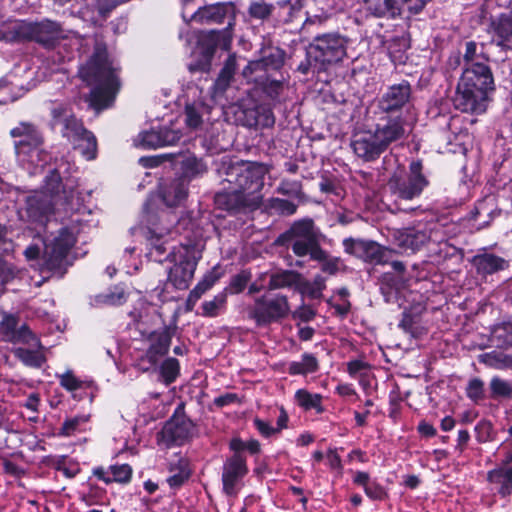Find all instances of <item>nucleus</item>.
I'll return each instance as SVG.
<instances>
[{
	"instance_id": "nucleus-5",
	"label": "nucleus",
	"mask_w": 512,
	"mask_h": 512,
	"mask_svg": "<svg viewBox=\"0 0 512 512\" xmlns=\"http://www.w3.org/2000/svg\"><path fill=\"white\" fill-rule=\"evenodd\" d=\"M430 182L424 173L420 160L412 161L408 171L394 172L387 182L390 197L396 209L404 212L414 211V200L420 198Z\"/></svg>"
},
{
	"instance_id": "nucleus-11",
	"label": "nucleus",
	"mask_w": 512,
	"mask_h": 512,
	"mask_svg": "<svg viewBox=\"0 0 512 512\" xmlns=\"http://www.w3.org/2000/svg\"><path fill=\"white\" fill-rule=\"evenodd\" d=\"M14 29L19 37L34 40L47 48L54 47L60 40L67 39L74 33L60 23L48 19L35 23H17Z\"/></svg>"
},
{
	"instance_id": "nucleus-39",
	"label": "nucleus",
	"mask_w": 512,
	"mask_h": 512,
	"mask_svg": "<svg viewBox=\"0 0 512 512\" xmlns=\"http://www.w3.org/2000/svg\"><path fill=\"white\" fill-rule=\"evenodd\" d=\"M21 163H28L35 167H43L47 163V153L42 149V145H35L29 148L26 153L17 155Z\"/></svg>"
},
{
	"instance_id": "nucleus-22",
	"label": "nucleus",
	"mask_w": 512,
	"mask_h": 512,
	"mask_svg": "<svg viewBox=\"0 0 512 512\" xmlns=\"http://www.w3.org/2000/svg\"><path fill=\"white\" fill-rule=\"evenodd\" d=\"M13 138H19L15 141L14 147L16 155L26 153V151L35 146L43 145V136L39 130L31 123H20L18 126L10 131Z\"/></svg>"
},
{
	"instance_id": "nucleus-44",
	"label": "nucleus",
	"mask_w": 512,
	"mask_h": 512,
	"mask_svg": "<svg viewBox=\"0 0 512 512\" xmlns=\"http://www.w3.org/2000/svg\"><path fill=\"white\" fill-rule=\"evenodd\" d=\"M179 362L175 358H167L160 367V375L165 384L174 382L179 375Z\"/></svg>"
},
{
	"instance_id": "nucleus-40",
	"label": "nucleus",
	"mask_w": 512,
	"mask_h": 512,
	"mask_svg": "<svg viewBox=\"0 0 512 512\" xmlns=\"http://www.w3.org/2000/svg\"><path fill=\"white\" fill-rule=\"evenodd\" d=\"M295 399L299 406L305 410L315 409L317 412H322L321 406L322 396L320 394H313L305 389H300L295 393Z\"/></svg>"
},
{
	"instance_id": "nucleus-25",
	"label": "nucleus",
	"mask_w": 512,
	"mask_h": 512,
	"mask_svg": "<svg viewBox=\"0 0 512 512\" xmlns=\"http://www.w3.org/2000/svg\"><path fill=\"white\" fill-rule=\"evenodd\" d=\"M489 341L494 348L511 349L512 320L494 324L490 329Z\"/></svg>"
},
{
	"instance_id": "nucleus-20",
	"label": "nucleus",
	"mask_w": 512,
	"mask_h": 512,
	"mask_svg": "<svg viewBox=\"0 0 512 512\" xmlns=\"http://www.w3.org/2000/svg\"><path fill=\"white\" fill-rule=\"evenodd\" d=\"M477 276L487 281V279L509 267V262L505 258L489 252L487 249L481 250L471 259Z\"/></svg>"
},
{
	"instance_id": "nucleus-23",
	"label": "nucleus",
	"mask_w": 512,
	"mask_h": 512,
	"mask_svg": "<svg viewBox=\"0 0 512 512\" xmlns=\"http://www.w3.org/2000/svg\"><path fill=\"white\" fill-rule=\"evenodd\" d=\"M179 165L181 171L179 178L188 184L193 180L202 178L208 172V165L205 160L192 153L182 154Z\"/></svg>"
},
{
	"instance_id": "nucleus-27",
	"label": "nucleus",
	"mask_w": 512,
	"mask_h": 512,
	"mask_svg": "<svg viewBox=\"0 0 512 512\" xmlns=\"http://www.w3.org/2000/svg\"><path fill=\"white\" fill-rule=\"evenodd\" d=\"M490 483L497 485L496 489L502 496H507L512 491V467H499L488 473Z\"/></svg>"
},
{
	"instance_id": "nucleus-30",
	"label": "nucleus",
	"mask_w": 512,
	"mask_h": 512,
	"mask_svg": "<svg viewBox=\"0 0 512 512\" xmlns=\"http://www.w3.org/2000/svg\"><path fill=\"white\" fill-rule=\"evenodd\" d=\"M219 275L215 272H209L204 278L190 291L186 300V310L192 311L201 296L208 291L218 281Z\"/></svg>"
},
{
	"instance_id": "nucleus-12",
	"label": "nucleus",
	"mask_w": 512,
	"mask_h": 512,
	"mask_svg": "<svg viewBox=\"0 0 512 512\" xmlns=\"http://www.w3.org/2000/svg\"><path fill=\"white\" fill-rule=\"evenodd\" d=\"M63 165L51 170L45 177V189L53 200L55 197H62L71 211L80 212L83 208L84 197L76 189L77 183L74 179L65 178V183H62L61 167Z\"/></svg>"
},
{
	"instance_id": "nucleus-32",
	"label": "nucleus",
	"mask_w": 512,
	"mask_h": 512,
	"mask_svg": "<svg viewBox=\"0 0 512 512\" xmlns=\"http://www.w3.org/2000/svg\"><path fill=\"white\" fill-rule=\"evenodd\" d=\"M387 250L374 241L363 240L358 258L376 264L384 263Z\"/></svg>"
},
{
	"instance_id": "nucleus-46",
	"label": "nucleus",
	"mask_w": 512,
	"mask_h": 512,
	"mask_svg": "<svg viewBox=\"0 0 512 512\" xmlns=\"http://www.w3.org/2000/svg\"><path fill=\"white\" fill-rule=\"evenodd\" d=\"M491 396L496 397H511L512 384L498 376H494L490 381Z\"/></svg>"
},
{
	"instance_id": "nucleus-3",
	"label": "nucleus",
	"mask_w": 512,
	"mask_h": 512,
	"mask_svg": "<svg viewBox=\"0 0 512 512\" xmlns=\"http://www.w3.org/2000/svg\"><path fill=\"white\" fill-rule=\"evenodd\" d=\"M267 173V166L257 162L234 161L229 157H223L217 164L220 184L246 194L252 204L262 202L261 191Z\"/></svg>"
},
{
	"instance_id": "nucleus-8",
	"label": "nucleus",
	"mask_w": 512,
	"mask_h": 512,
	"mask_svg": "<svg viewBox=\"0 0 512 512\" xmlns=\"http://www.w3.org/2000/svg\"><path fill=\"white\" fill-rule=\"evenodd\" d=\"M173 266L169 269L168 282L176 289L189 287L200 259V253L194 246L181 245L170 253Z\"/></svg>"
},
{
	"instance_id": "nucleus-38",
	"label": "nucleus",
	"mask_w": 512,
	"mask_h": 512,
	"mask_svg": "<svg viewBox=\"0 0 512 512\" xmlns=\"http://www.w3.org/2000/svg\"><path fill=\"white\" fill-rule=\"evenodd\" d=\"M300 275L294 271H282L273 273L270 276L268 289H281L295 285L299 280Z\"/></svg>"
},
{
	"instance_id": "nucleus-59",
	"label": "nucleus",
	"mask_w": 512,
	"mask_h": 512,
	"mask_svg": "<svg viewBox=\"0 0 512 512\" xmlns=\"http://www.w3.org/2000/svg\"><path fill=\"white\" fill-rule=\"evenodd\" d=\"M271 207L282 215H293L297 209L293 202L280 198L273 199Z\"/></svg>"
},
{
	"instance_id": "nucleus-28",
	"label": "nucleus",
	"mask_w": 512,
	"mask_h": 512,
	"mask_svg": "<svg viewBox=\"0 0 512 512\" xmlns=\"http://www.w3.org/2000/svg\"><path fill=\"white\" fill-rule=\"evenodd\" d=\"M28 345L30 348H16L14 350L15 357L26 366L34 368L41 367L46 361V357L43 353V346L41 344L40 347L33 346L32 344Z\"/></svg>"
},
{
	"instance_id": "nucleus-53",
	"label": "nucleus",
	"mask_w": 512,
	"mask_h": 512,
	"mask_svg": "<svg viewBox=\"0 0 512 512\" xmlns=\"http://www.w3.org/2000/svg\"><path fill=\"white\" fill-rule=\"evenodd\" d=\"M185 124L191 130L198 129L202 124V115L199 109L193 105L185 107Z\"/></svg>"
},
{
	"instance_id": "nucleus-16",
	"label": "nucleus",
	"mask_w": 512,
	"mask_h": 512,
	"mask_svg": "<svg viewBox=\"0 0 512 512\" xmlns=\"http://www.w3.org/2000/svg\"><path fill=\"white\" fill-rule=\"evenodd\" d=\"M214 203L218 209L231 213L254 210L260 206V203H250L246 194L226 185H222V190L215 194Z\"/></svg>"
},
{
	"instance_id": "nucleus-14",
	"label": "nucleus",
	"mask_w": 512,
	"mask_h": 512,
	"mask_svg": "<svg viewBox=\"0 0 512 512\" xmlns=\"http://www.w3.org/2000/svg\"><path fill=\"white\" fill-rule=\"evenodd\" d=\"M235 18V6L231 2H221L200 7L194 12L187 22H196L199 24H222L228 20V28L233 25Z\"/></svg>"
},
{
	"instance_id": "nucleus-37",
	"label": "nucleus",
	"mask_w": 512,
	"mask_h": 512,
	"mask_svg": "<svg viewBox=\"0 0 512 512\" xmlns=\"http://www.w3.org/2000/svg\"><path fill=\"white\" fill-rule=\"evenodd\" d=\"M253 81L260 84L264 92L272 99H277L280 96L285 85L284 77L282 79H271L268 75L265 77L257 75Z\"/></svg>"
},
{
	"instance_id": "nucleus-42",
	"label": "nucleus",
	"mask_w": 512,
	"mask_h": 512,
	"mask_svg": "<svg viewBox=\"0 0 512 512\" xmlns=\"http://www.w3.org/2000/svg\"><path fill=\"white\" fill-rule=\"evenodd\" d=\"M86 130L82 121L74 116L63 129H60V133L71 143H76L77 139L83 135Z\"/></svg>"
},
{
	"instance_id": "nucleus-2",
	"label": "nucleus",
	"mask_w": 512,
	"mask_h": 512,
	"mask_svg": "<svg viewBox=\"0 0 512 512\" xmlns=\"http://www.w3.org/2000/svg\"><path fill=\"white\" fill-rule=\"evenodd\" d=\"M494 90L491 68L486 63H473L463 69L457 84L455 106L466 113H484Z\"/></svg>"
},
{
	"instance_id": "nucleus-49",
	"label": "nucleus",
	"mask_w": 512,
	"mask_h": 512,
	"mask_svg": "<svg viewBox=\"0 0 512 512\" xmlns=\"http://www.w3.org/2000/svg\"><path fill=\"white\" fill-rule=\"evenodd\" d=\"M135 145L143 148H159L161 147L159 130L145 131L139 134L135 139Z\"/></svg>"
},
{
	"instance_id": "nucleus-33",
	"label": "nucleus",
	"mask_w": 512,
	"mask_h": 512,
	"mask_svg": "<svg viewBox=\"0 0 512 512\" xmlns=\"http://www.w3.org/2000/svg\"><path fill=\"white\" fill-rule=\"evenodd\" d=\"M169 472L171 475L167 478V483L172 488L180 487L190 476L188 463L183 458H177L174 462H171Z\"/></svg>"
},
{
	"instance_id": "nucleus-64",
	"label": "nucleus",
	"mask_w": 512,
	"mask_h": 512,
	"mask_svg": "<svg viewBox=\"0 0 512 512\" xmlns=\"http://www.w3.org/2000/svg\"><path fill=\"white\" fill-rule=\"evenodd\" d=\"M111 482H126L128 481V466L112 465L110 466Z\"/></svg>"
},
{
	"instance_id": "nucleus-63",
	"label": "nucleus",
	"mask_w": 512,
	"mask_h": 512,
	"mask_svg": "<svg viewBox=\"0 0 512 512\" xmlns=\"http://www.w3.org/2000/svg\"><path fill=\"white\" fill-rule=\"evenodd\" d=\"M259 72L268 73V71L266 70L265 66L263 65V62L261 61V59L250 61L247 64V66L243 69L242 74L244 77L253 80L255 78V77H252L253 74L259 73Z\"/></svg>"
},
{
	"instance_id": "nucleus-60",
	"label": "nucleus",
	"mask_w": 512,
	"mask_h": 512,
	"mask_svg": "<svg viewBox=\"0 0 512 512\" xmlns=\"http://www.w3.org/2000/svg\"><path fill=\"white\" fill-rule=\"evenodd\" d=\"M250 280V274L246 271L235 275L230 283V290L234 294H238L244 290Z\"/></svg>"
},
{
	"instance_id": "nucleus-61",
	"label": "nucleus",
	"mask_w": 512,
	"mask_h": 512,
	"mask_svg": "<svg viewBox=\"0 0 512 512\" xmlns=\"http://www.w3.org/2000/svg\"><path fill=\"white\" fill-rule=\"evenodd\" d=\"M60 385L68 391H75L81 387L82 382L71 371L58 376Z\"/></svg>"
},
{
	"instance_id": "nucleus-56",
	"label": "nucleus",
	"mask_w": 512,
	"mask_h": 512,
	"mask_svg": "<svg viewBox=\"0 0 512 512\" xmlns=\"http://www.w3.org/2000/svg\"><path fill=\"white\" fill-rule=\"evenodd\" d=\"M278 5L281 11V16L286 22L292 21L295 14L300 11L298 0H295L294 2L292 0H281L278 2Z\"/></svg>"
},
{
	"instance_id": "nucleus-50",
	"label": "nucleus",
	"mask_w": 512,
	"mask_h": 512,
	"mask_svg": "<svg viewBox=\"0 0 512 512\" xmlns=\"http://www.w3.org/2000/svg\"><path fill=\"white\" fill-rule=\"evenodd\" d=\"M478 362L481 364H484L485 366L497 370H504L506 369L504 362L501 358V353L498 352L497 348L490 352H486L483 354H480L478 356Z\"/></svg>"
},
{
	"instance_id": "nucleus-36",
	"label": "nucleus",
	"mask_w": 512,
	"mask_h": 512,
	"mask_svg": "<svg viewBox=\"0 0 512 512\" xmlns=\"http://www.w3.org/2000/svg\"><path fill=\"white\" fill-rule=\"evenodd\" d=\"M317 369V359L312 354L305 353L302 355L300 361H294L290 363L288 367V372L291 375H305L308 373H313Z\"/></svg>"
},
{
	"instance_id": "nucleus-4",
	"label": "nucleus",
	"mask_w": 512,
	"mask_h": 512,
	"mask_svg": "<svg viewBox=\"0 0 512 512\" xmlns=\"http://www.w3.org/2000/svg\"><path fill=\"white\" fill-rule=\"evenodd\" d=\"M404 120L400 117L383 118L375 129L363 130L353 135L351 148L365 162L377 160L389 146L405 137Z\"/></svg>"
},
{
	"instance_id": "nucleus-29",
	"label": "nucleus",
	"mask_w": 512,
	"mask_h": 512,
	"mask_svg": "<svg viewBox=\"0 0 512 512\" xmlns=\"http://www.w3.org/2000/svg\"><path fill=\"white\" fill-rule=\"evenodd\" d=\"M367 10L376 17L394 18L400 14L396 0H365Z\"/></svg>"
},
{
	"instance_id": "nucleus-34",
	"label": "nucleus",
	"mask_w": 512,
	"mask_h": 512,
	"mask_svg": "<svg viewBox=\"0 0 512 512\" xmlns=\"http://www.w3.org/2000/svg\"><path fill=\"white\" fill-rule=\"evenodd\" d=\"M73 145L85 159L94 160L97 157V139L91 131L86 130Z\"/></svg>"
},
{
	"instance_id": "nucleus-6",
	"label": "nucleus",
	"mask_w": 512,
	"mask_h": 512,
	"mask_svg": "<svg viewBox=\"0 0 512 512\" xmlns=\"http://www.w3.org/2000/svg\"><path fill=\"white\" fill-rule=\"evenodd\" d=\"M285 237L288 241L287 247L297 257H309L314 261L324 256V249L321 247L324 236L310 219L295 222L285 233Z\"/></svg>"
},
{
	"instance_id": "nucleus-43",
	"label": "nucleus",
	"mask_w": 512,
	"mask_h": 512,
	"mask_svg": "<svg viewBox=\"0 0 512 512\" xmlns=\"http://www.w3.org/2000/svg\"><path fill=\"white\" fill-rule=\"evenodd\" d=\"M314 261L320 263L322 272L329 275L337 274L343 266V261L340 257L331 256L326 250H324L322 259H315Z\"/></svg>"
},
{
	"instance_id": "nucleus-19",
	"label": "nucleus",
	"mask_w": 512,
	"mask_h": 512,
	"mask_svg": "<svg viewBox=\"0 0 512 512\" xmlns=\"http://www.w3.org/2000/svg\"><path fill=\"white\" fill-rule=\"evenodd\" d=\"M431 237V230L426 225L407 227L394 234L396 245L405 252L420 250Z\"/></svg>"
},
{
	"instance_id": "nucleus-52",
	"label": "nucleus",
	"mask_w": 512,
	"mask_h": 512,
	"mask_svg": "<svg viewBox=\"0 0 512 512\" xmlns=\"http://www.w3.org/2000/svg\"><path fill=\"white\" fill-rule=\"evenodd\" d=\"M272 5L263 1L252 2L249 6V14L251 17L259 20L268 18L272 13Z\"/></svg>"
},
{
	"instance_id": "nucleus-41",
	"label": "nucleus",
	"mask_w": 512,
	"mask_h": 512,
	"mask_svg": "<svg viewBox=\"0 0 512 512\" xmlns=\"http://www.w3.org/2000/svg\"><path fill=\"white\" fill-rule=\"evenodd\" d=\"M488 60L482 45L481 50H479L478 44L475 41L465 43V52L463 54L464 67L472 65L473 63H486Z\"/></svg>"
},
{
	"instance_id": "nucleus-51",
	"label": "nucleus",
	"mask_w": 512,
	"mask_h": 512,
	"mask_svg": "<svg viewBox=\"0 0 512 512\" xmlns=\"http://www.w3.org/2000/svg\"><path fill=\"white\" fill-rule=\"evenodd\" d=\"M277 191L282 195L299 198L302 195V185L296 180H282Z\"/></svg>"
},
{
	"instance_id": "nucleus-17",
	"label": "nucleus",
	"mask_w": 512,
	"mask_h": 512,
	"mask_svg": "<svg viewBox=\"0 0 512 512\" xmlns=\"http://www.w3.org/2000/svg\"><path fill=\"white\" fill-rule=\"evenodd\" d=\"M55 203V200L49 197L46 192H35L27 196L25 207L27 220L45 225L53 213Z\"/></svg>"
},
{
	"instance_id": "nucleus-18",
	"label": "nucleus",
	"mask_w": 512,
	"mask_h": 512,
	"mask_svg": "<svg viewBox=\"0 0 512 512\" xmlns=\"http://www.w3.org/2000/svg\"><path fill=\"white\" fill-rule=\"evenodd\" d=\"M247 472L246 459L241 454L228 458L222 469L223 491L229 496L235 495L238 484Z\"/></svg>"
},
{
	"instance_id": "nucleus-45",
	"label": "nucleus",
	"mask_w": 512,
	"mask_h": 512,
	"mask_svg": "<svg viewBox=\"0 0 512 512\" xmlns=\"http://www.w3.org/2000/svg\"><path fill=\"white\" fill-rule=\"evenodd\" d=\"M495 33L500 38L497 44L505 46V43L512 38V20L509 17L501 16L495 25Z\"/></svg>"
},
{
	"instance_id": "nucleus-31",
	"label": "nucleus",
	"mask_w": 512,
	"mask_h": 512,
	"mask_svg": "<svg viewBox=\"0 0 512 512\" xmlns=\"http://www.w3.org/2000/svg\"><path fill=\"white\" fill-rule=\"evenodd\" d=\"M72 13L92 25H101L108 18V14L96 5L95 1L80 6L78 10H73Z\"/></svg>"
},
{
	"instance_id": "nucleus-48",
	"label": "nucleus",
	"mask_w": 512,
	"mask_h": 512,
	"mask_svg": "<svg viewBox=\"0 0 512 512\" xmlns=\"http://www.w3.org/2000/svg\"><path fill=\"white\" fill-rule=\"evenodd\" d=\"M226 302V294L219 293L210 301H205L202 304V315L206 317H215L219 314V311L224 307Z\"/></svg>"
},
{
	"instance_id": "nucleus-1",
	"label": "nucleus",
	"mask_w": 512,
	"mask_h": 512,
	"mask_svg": "<svg viewBox=\"0 0 512 512\" xmlns=\"http://www.w3.org/2000/svg\"><path fill=\"white\" fill-rule=\"evenodd\" d=\"M78 76L91 88L85 100L92 109L99 112L113 104L120 82L103 41L95 40L93 52L79 67Z\"/></svg>"
},
{
	"instance_id": "nucleus-26",
	"label": "nucleus",
	"mask_w": 512,
	"mask_h": 512,
	"mask_svg": "<svg viewBox=\"0 0 512 512\" xmlns=\"http://www.w3.org/2000/svg\"><path fill=\"white\" fill-rule=\"evenodd\" d=\"M171 338L172 333L167 328H163L151 334V344L148 350V357L151 362H156L159 356L168 352Z\"/></svg>"
},
{
	"instance_id": "nucleus-54",
	"label": "nucleus",
	"mask_w": 512,
	"mask_h": 512,
	"mask_svg": "<svg viewBox=\"0 0 512 512\" xmlns=\"http://www.w3.org/2000/svg\"><path fill=\"white\" fill-rule=\"evenodd\" d=\"M476 439L480 443H485L493 439L494 431L490 421L481 420L475 426Z\"/></svg>"
},
{
	"instance_id": "nucleus-57",
	"label": "nucleus",
	"mask_w": 512,
	"mask_h": 512,
	"mask_svg": "<svg viewBox=\"0 0 512 512\" xmlns=\"http://www.w3.org/2000/svg\"><path fill=\"white\" fill-rule=\"evenodd\" d=\"M161 147L174 145L180 141L182 138V133L180 130L172 129L168 127H163L159 129Z\"/></svg>"
},
{
	"instance_id": "nucleus-58",
	"label": "nucleus",
	"mask_w": 512,
	"mask_h": 512,
	"mask_svg": "<svg viewBox=\"0 0 512 512\" xmlns=\"http://www.w3.org/2000/svg\"><path fill=\"white\" fill-rule=\"evenodd\" d=\"M100 302L108 305H120L125 303L126 297H125V289L124 287H115V290L102 295L99 297Z\"/></svg>"
},
{
	"instance_id": "nucleus-47",
	"label": "nucleus",
	"mask_w": 512,
	"mask_h": 512,
	"mask_svg": "<svg viewBox=\"0 0 512 512\" xmlns=\"http://www.w3.org/2000/svg\"><path fill=\"white\" fill-rule=\"evenodd\" d=\"M260 59L268 72L279 70L284 64V53L280 49H273Z\"/></svg>"
},
{
	"instance_id": "nucleus-62",
	"label": "nucleus",
	"mask_w": 512,
	"mask_h": 512,
	"mask_svg": "<svg viewBox=\"0 0 512 512\" xmlns=\"http://www.w3.org/2000/svg\"><path fill=\"white\" fill-rule=\"evenodd\" d=\"M326 287V280L321 275H316L312 281V283L308 287V294L312 298H320L322 295V291Z\"/></svg>"
},
{
	"instance_id": "nucleus-7",
	"label": "nucleus",
	"mask_w": 512,
	"mask_h": 512,
	"mask_svg": "<svg viewBox=\"0 0 512 512\" xmlns=\"http://www.w3.org/2000/svg\"><path fill=\"white\" fill-rule=\"evenodd\" d=\"M349 39L339 33L317 35L309 45V57L314 59V67L324 71L329 66L341 62L347 56Z\"/></svg>"
},
{
	"instance_id": "nucleus-15",
	"label": "nucleus",
	"mask_w": 512,
	"mask_h": 512,
	"mask_svg": "<svg viewBox=\"0 0 512 512\" xmlns=\"http://www.w3.org/2000/svg\"><path fill=\"white\" fill-rule=\"evenodd\" d=\"M0 332L3 339L11 343L32 344L40 347V340L26 324H19V318L5 314L0 322Z\"/></svg>"
},
{
	"instance_id": "nucleus-13",
	"label": "nucleus",
	"mask_w": 512,
	"mask_h": 512,
	"mask_svg": "<svg viewBox=\"0 0 512 512\" xmlns=\"http://www.w3.org/2000/svg\"><path fill=\"white\" fill-rule=\"evenodd\" d=\"M192 422L184 416L173 415L158 433V443L165 446H180L188 441L192 435Z\"/></svg>"
},
{
	"instance_id": "nucleus-21",
	"label": "nucleus",
	"mask_w": 512,
	"mask_h": 512,
	"mask_svg": "<svg viewBox=\"0 0 512 512\" xmlns=\"http://www.w3.org/2000/svg\"><path fill=\"white\" fill-rule=\"evenodd\" d=\"M411 86L407 81L390 86L378 101L382 112H394L403 108L410 100Z\"/></svg>"
},
{
	"instance_id": "nucleus-9",
	"label": "nucleus",
	"mask_w": 512,
	"mask_h": 512,
	"mask_svg": "<svg viewBox=\"0 0 512 512\" xmlns=\"http://www.w3.org/2000/svg\"><path fill=\"white\" fill-rule=\"evenodd\" d=\"M248 317L258 327H267L288 316L290 306L288 299L282 294H266L255 298L254 304L248 307Z\"/></svg>"
},
{
	"instance_id": "nucleus-35",
	"label": "nucleus",
	"mask_w": 512,
	"mask_h": 512,
	"mask_svg": "<svg viewBox=\"0 0 512 512\" xmlns=\"http://www.w3.org/2000/svg\"><path fill=\"white\" fill-rule=\"evenodd\" d=\"M50 116V127L60 132L75 115L67 105L55 104L50 110Z\"/></svg>"
},
{
	"instance_id": "nucleus-24",
	"label": "nucleus",
	"mask_w": 512,
	"mask_h": 512,
	"mask_svg": "<svg viewBox=\"0 0 512 512\" xmlns=\"http://www.w3.org/2000/svg\"><path fill=\"white\" fill-rule=\"evenodd\" d=\"M189 184L181 178H175L161 188V197L168 207L179 206L188 197Z\"/></svg>"
},
{
	"instance_id": "nucleus-10",
	"label": "nucleus",
	"mask_w": 512,
	"mask_h": 512,
	"mask_svg": "<svg viewBox=\"0 0 512 512\" xmlns=\"http://www.w3.org/2000/svg\"><path fill=\"white\" fill-rule=\"evenodd\" d=\"M75 242L76 238L69 229H60L56 236L45 242L43 269L62 277L70 265L67 257Z\"/></svg>"
},
{
	"instance_id": "nucleus-55",
	"label": "nucleus",
	"mask_w": 512,
	"mask_h": 512,
	"mask_svg": "<svg viewBox=\"0 0 512 512\" xmlns=\"http://www.w3.org/2000/svg\"><path fill=\"white\" fill-rule=\"evenodd\" d=\"M466 393L468 398L474 402H478L484 397V382L479 378H473L469 381Z\"/></svg>"
}]
</instances>
